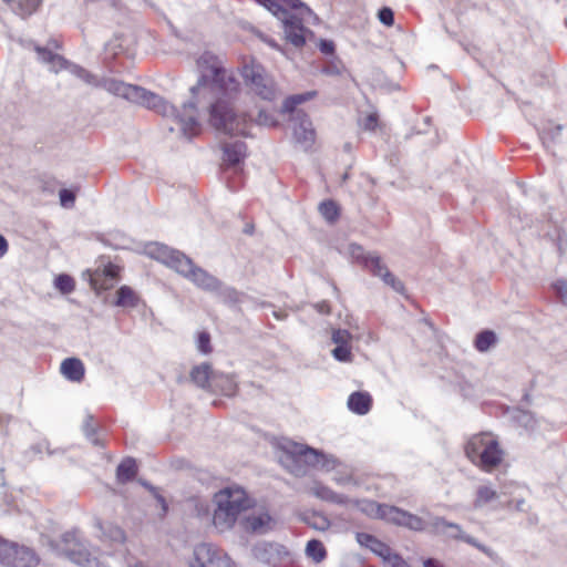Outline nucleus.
<instances>
[{
  "instance_id": "412c9836",
  "label": "nucleus",
  "mask_w": 567,
  "mask_h": 567,
  "mask_svg": "<svg viewBox=\"0 0 567 567\" xmlns=\"http://www.w3.org/2000/svg\"><path fill=\"white\" fill-rule=\"evenodd\" d=\"M224 161L229 165L239 164L247 155V145L245 142L236 141L224 145Z\"/></svg>"
},
{
  "instance_id": "e433bc0d",
  "label": "nucleus",
  "mask_w": 567,
  "mask_h": 567,
  "mask_svg": "<svg viewBox=\"0 0 567 567\" xmlns=\"http://www.w3.org/2000/svg\"><path fill=\"white\" fill-rule=\"evenodd\" d=\"M196 346H197V350L204 354H208L212 352V347H210V336L209 333L205 332V331H200L198 332L197 334V340H196Z\"/></svg>"
},
{
  "instance_id": "aec40b11",
  "label": "nucleus",
  "mask_w": 567,
  "mask_h": 567,
  "mask_svg": "<svg viewBox=\"0 0 567 567\" xmlns=\"http://www.w3.org/2000/svg\"><path fill=\"white\" fill-rule=\"evenodd\" d=\"M501 498V494L488 484H482L477 486L475 492V498L473 507L475 509H482Z\"/></svg>"
},
{
  "instance_id": "ea45409f",
  "label": "nucleus",
  "mask_w": 567,
  "mask_h": 567,
  "mask_svg": "<svg viewBox=\"0 0 567 567\" xmlns=\"http://www.w3.org/2000/svg\"><path fill=\"white\" fill-rule=\"evenodd\" d=\"M560 133H561L560 125H550L543 131L542 138L544 140L545 143H548V142L554 143L560 136Z\"/></svg>"
},
{
  "instance_id": "5fc2aeb1",
  "label": "nucleus",
  "mask_w": 567,
  "mask_h": 567,
  "mask_svg": "<svg viewBox=\"0 0 567 567\" xmlns=\"http://www.w3.org/2000/svg\"><path fill=\"white\" fill-rule=\"evenodd\" d=\"M84 432H85V435H86L89 439H91L93 442H95V441L93 440L94 429H93L89 423H86V424L84 425Z\"/></svg>"
},
{
  "instance_id": "4be33fe9",
  "label": "nucleus",
  "mask_w": 567,
  "mask_h": 567,
  "mask_svg": "<svg viewBox=\"0 0 567 567\" xmlns=\"http://www.w3.org/2000/svg\"><path fill=\"white\" fill-rule=\"evenodd\" d=\"M84 365L80 359L68 358L61 363V373L70 381L80 382L84 378Z\"/></svg>"
},
{
  "instance_id": "680f3d73",
  "label": "nucleus",
  "mask_w": 567,
  "mask_h": 567,
  "mask_svg": "<svg viewBox=\"0 0 567 567\" xmlns=\"http://www.w3.org/2000/svg\"><path fill=\"white\" fill-rule=\"evenodd\" d=\"M4 1L8 2V3L10 2V0H4Z\"/></svg>"
},
{
  "instance_id": "39448f33",
  "label": "nucleus",
  "mask_w": 567,
  "mask_h": 567,
  "mask_svg": "<svg viewBox=\"0 0 567 567\" xmlns=\"http://www.w3.org/2000/svg\"><path fill=\"white\" fill-rule=\"evenodd\" d=\"M213 504V524L219 532H226L252 506V499L241 486L229 485L215 493Z\"/></svg>"
},
{
  "instance_id": "b1692460",
  "label": "nucleus",
  "mask_w": 567,
  "mask_h": 567,
  "mask_svg": "<svg viewBox=\"0 0 567 567\" xmlns=\"http://www.w3.org/2000/svg\"><path fill=\"white\" fill-rule=\"evenodd\" d=\"M355 538L361 546L371 549L373 553L380 556H385L389 551L388 546L375 538L373 535L367 533H357Z\"/></svg>"
},
{
  "instance_id": "f704fd0d",
  "label": "nucleus",
  "mask_w": 567,
  "mask_h": 567,
  "mask_svg": "<svg viewBox=\"0 0 567 567\" xmlns=\"http://www.w3.org/2000/svg\"><path fill=\"white\" fill-rule=\"evenodd\" d=\"M333 472L334 476L332 480L338 485H347L353 483V472L349 466L341 463V465Z\"/></svg>"
},
{
  "instance_id": "7c9ffc66",
  "label": "nucleus",
  "mask_w": 567,
  "mask_h": 567,
  "mask_svg": "<svg viewBox=\"0 0 567 567\" xmlns=\"http://www.w3.org/2000/svg\"><path fill=\"white\" fill-rule=\"evenodd\" d=\"M136 475V464L132 458L124 460L116 470L118 482L125 483L131 481Z\"/></svg>"
},
{
  "instance_id": "393cba45",
  "label": "nucleus",
  "mask_w": 567,
  "mask_h": 567,
  "mask_svg": "<svg viewBox=\"0 0 567 567\" xmlns=\"http://www.w3.org/2000/svg\"><path fill=\"white\" fill-rule=\"evenodd\" d=\"M216 374L217 373H213L208 363H203L193 368L190 378L195 384L200 388H205L210 383V381L214 382V375Z\"/></svg>"
},
{
  "instance_id": "9d476101",
  "label": "nucleus",
  "mask_w": 567,
  "mask_h": 567,
  "mask_svg": "<svg viewBox=\"0 0 567 567\" xmlns=\"http://www.w3.org/2000/svg\"><path fill=\"white\" fill-rule=\"evenodd\" d=\"M426 529L433 534L444 536L449 539H457L463 540L477 549H480L482 553H484L488 557H494L495 553L489 547H486L485 545L478 543L475 538L472 536L466 535L462 527L458 524L451 523L445 520L443 517H431L429 522H426Z\"/></svg>"
},
{
  "instance_id": "2eb2a0df",
  "label": "nucleus",
  "mask_w": 567,
  "mask_h": 567,
  "mask_svg": "<svg viewBox=\"0 0 567 567\" xmlns=\"http://www.w3.org/2000/svg\"><path fill=\"white\" fill-rule=\"evenodd\" d=\"M251 551L257 560L274 566L282 563L289 556V551L285 546L269 542L257 543Z\"/></svg>"
},
{
  "instance_id": "ddd939ff",
  "label": "nucleus",
  "mask_w": 567,
  "mask_h": 567,
  "mask_svg": "<svg viewBox=\"0 0 567 567\" xmlns=\"http://www.w3.org/2000/svg\"><path fill=\"white\" fill-rule=\"evenodd\" d=\"M382 519L386 523L405 527L414 532H423L427 527L426 520L423 518L388 504L384 505Z\"/></svg>"
},
{
  "instance_id": "72a5a7b5",
  "label": "nucleus",
  "mask_w": 567,
  "mask_h": 567,
  "mask_svg": "<svg viewBox=\"0 0 567 567\" xmlns=\"http://www.w3.org/2000/svg\"><path fill=\"white\" fill-rule=\"evenodd\" d=\"M319 212L323 218L330 223L339 216V207L333 200H324L319 205Z\"/></svg>"
},
{
  "instance_id": "13d9d810",
  "label": "nucleus",
  "mask_w": 567,
  "mask_h": 567,
  "mask_svg": "<svg viewBox=\"0 0 567 567\" xmlns=\"http://www.w3.org/2000/svg\"><path fill=\"white\" fill-rule=\"evenodd\" d=\"M92 285L95 289H97V286H96V279H92Z\"/></svg>"
},
{
  "instance_id": "79ce46f5",
  "label": "nucleus",
  "mask_w": 567,
  "mask_h": 567,
  "mask_svg": "<svg viewBox=\"0 0 567 567\" xmlns=\"http://www.w3.org/2000/svg\"><path fill=\"white\" fill-rule=\"evenodd\" d=\"M380 22L386 27H392L394 23V14L392 9L384 7L378 12Z\"/></svg>"
},
{
  "instance_id": "5701e85b",
  "label": "nucleus",
  "mask_w": 567,
  "mask_h": 567,
  "mask_svg": "<svg viewBox=\"0 0 567 567\" xmlns=\"http://www.w3.org/2000/svg\"><path fill=\"white\" fill-rule=\"evenodd\" d=\"M348 408L355 414H367L372 405V398L368 392H353L348 399Z\"/></svg>"
},
{
  "instance_id": "473e14b6",
  "label": "nucleus",
  "mask_w": 567,
  "mask_h": 567,
  "mask_svg": "<svg viewBox=\"0 0 567 567\" xmlns=\"http://www.w3.org/2000/svg\"><path fill=\"white\" fill-rule=\"evenodd\" d=\"M306 554L313 561L320 563L324 559L327 553L323 544L320 540L311 539L306 546Z\"/></svg>"
},
{
  "instance_id": "052dcab7",
  "label": "nucleus",
  "mask_w": 567,
  "mask_h": 567,
  "mask_svg": "<svg viewBox=\"0 0 567 567\" xmlns=\"http://www.w3.org/2000/svg\"><path fill=\"white\" fill-rule=\"evenodd\" d=\"M229 293L237 296V292L235 290H231V289L229 290Z\"/></svg>"
},
{
  "instance_id": "6e6d98bb",
  "label": "nucleus",
  "mask_w": 567,
  "mask_h": 567,
  "mask_svg": "<svg viewBox=\"0 0 567 567\" xmlns=\"http://www.w3.org/2000/svg\"><path fill=\"white\" fill-rule=\"evenodd\" d=\"M105 276L109 277L110 279H114L115 276H116V271L113 267H107L105 270Z\"/></svg>"
},
{
  "instance_id": "20e7f679",
  "label": "nucleus",
  "mask_w": 567,
  "mask_h": 567,
  "mask_svg": "<svg viewBox=\"0 0 567 567\" xmlns=\"http://www.w3.org/2000/svg\"><path fill=\"white\" fill-rule=\"evenodd\" d=\"M280 450L279 461L296 476L305 475L307 467H317L324 472H331L341 465V462L333 455L293 441H284L280 443Z\"/></svg>"
},
{
  "instance_id": "c756f323",
  "label": "nucleus",
  "mask_w": 567,
  "mask_h": 567,
  "mask_svg": "<svg viewBox=\"0 0 567 567\" xmlns=\"http://www.w3.org/2000/svg\"><path fill=\"white\" fill-rule=\"evenodd\" d=\"M315 96H316L315 91H309L306 93L291 95L284 101L282 106H281V112L282 113H292L297 105H299L306 101H309V100L313 99Z\"/></svg>"
},
{
  "instance_id": "a19ab883",
  "label": "nucleus",
  "mask_w": 567,
  "mask_h": 567,
  "mask_svg": "<svg viewBox=\"0 0 567 567\" xmlns=\"http://www.w3.org/2000/svg\"><path fill=\"white\" fill-rule=\"evenodd\" d=\"M12 550H14V544H10L0 538V563L3 565H8L9 558L12 555Z\"/></svg>"
},
{
  "instance_id": "dca6fc26",
  "label": "nucleus",
  "mask_w": 567,
  "mask_h": 567,
  "mask_svg": "<svg viewBox=\"0 0 567 567\" xmlns=\"http://www.w3.org/2000/svg\"><path fill=\"white\" fill-rule=\"evenodd\" d=\"M293 137L305 148L310 147L316 140V132L307 114L297 111L292 117Z\"/></svg>"
},
{
  "instance_id": "f3484780",
  "label": "nucleus",
  "mask_w": 567,
  "mask_h": 567,
  "mask_svg": "<svg viewBox=\"0 0 567 567\" xmlns=\"http://www.w3.org/2000/svg\"><path fill=\"white\" fill-rule=\"evenodd\" d=\"M331 339L336 344V348L331 351L332 357L340 362H351L353 358L350 346L351 333L347 330L337 329L333 330Z\"/></svg>"
},
{
  "instance_id": "3c124183",
  "label": "nucleus",
  "mask_w": 567,
  "mask_h": 567,
  "mask_svg": "<svg viewBox=\"0 0 567 567\" xmlns=\"http://www.w3.org/2000/svg\"><path fill=\"white\" fill-rule=\"evenodd\" d=\"M323 72L329 75H339L341 73V70L337 65L332 64L327 66L323 70Z\"/></svg>"
},
{
  "instance_id": "49530a36",
  "label": "nucleus",
  "mask_w": 567,
  "mask_h": 567,
  "mask_svg": "<svg viewBox=\"0 0 567 567\" xmlns=\"http://www.w3.org/2000/svg\"><path fill=\"white\" fill-rule=\"evenodd\" d=\"M378 125V116L377 114H369L363 123L365 130H374Z\"/></svg>"
},
{
  "instance_id": "f03ea898",
  "label": "nucleus",
  "mask_w": 567,
  "mask_h": 567,
  "mask_svg": "<svg viewBox=\"0 0 567 567\" xmlns=\"http://www.w3.org/2000/svg\"><path fill=\"white\" fill-rule=\"evenodd\" d=\"M252 122L267 127L278 124L276 116L270 112L260 110L252 118L246 112H239L233 103L221 97L210 106L209 123L216 131L224 134L248 136Z\"/></svg>"
},
{
  "instance_id": "c9c22d12",
  "label": "nucleus",
  "mask_w": 567,
  "mask_h": 567,
  "mask_svg": "<svg viewBox=\"0 0 567 567\" xmlns=\"http://www.w3.org/2000/svg\"><path fill=\"white\" fill-rule=\"evenodd\" d=\"M54 284L62 293H70L74 290V280L68 275L58 276Z\"/></svg>"
},
{
  "instance_id": "6ab92c4d",
  "label": "nucleus",
  "mask_w": 567,
  "mask_h": 567,
  "mask_svg": "<svg viewBox=\"0 0 567 567\" xmlns=\"http://www.w3.org/2000/svg\"><path fill=\"white\" fill-rule=\"evenodd\" d=\"M308 491L313 496L326 502L336 504H348L350 502V499L346 495L336 493L330 487L321 484L320 482H313L309 486Z\"/></svg>"
},
{
  "instance_id": "9b49d317",
  "label": "nucleus",
  "mask_w": 567,
  "mask_h": 567,
  "mask_svg": "<svg viewBox=\"0 0 567 567\" xmlns=\"http://www.w3.org/2000/svg\"><path fill=\"white\" fill-rule=\"evenodd\" d=\"M349 252L353 259L361 260L367 269L374 276L380 277L393 290L398 292L403 291V284L389 271L379 256L375 254L364 255L363 248L355 244L349 245Z\"/></svg>"
},
{
  "instance_id": "a211bd4d",
  "label": "nucleus",
  "mask_w": 567,
  "mask_h": 567,
  "mask_svg": "<svg viewBox=\"0 0 567 567\" xmlns=\"http://www.w3.org/2000/svg\"><path fill=\"white\" fill-rule=\"evenodd\" d=\"M38 565V557L34 551L24 546H17L9 558L8 566L11 567H35Z\"/></svg>"
},
{
  "instance_id": "4d7b16f0",
  "label": "nucleus",
  "mask_w": 567,
  "mask_h": 567,
  "mask_svg": "<svg viewBox=\"0 0 567 567\" xmlns=\"http://www.w3.org/2000/svg\"><path fill=\"white\" fill-rule=\"evenodd\" d=\"M317 308L319 310V312L321 313H329L330 309H329V306L327 302H322L320 305H317Z\"/></svg>"
},
{
  "instance_id": "2f4dec72",
  "label": "nucleus",
  "mask_w": 567,
  "mask_h": 567,
  "mask_svg": "<svg viewBox=\"0 0 567 567\" xmlns=\"http://www.w3.org/2000/svg\"><path fill=\"white\" fill-rule=\"evenodd\" d=\"M496 341H497V337H496L495 332H493L491 330H485L476 336L475 348L480 352H486L493 346H495Z\"/></svg>"
},
{
  "instance_id": "cd10ccee",
  "label": "nucleus",
  "mask_w": 567,
  "mask_h": 567,
  "mask_svg": "<svg viewBox=\"0 0 567 567\" xmlns=\"http://www.w3.org/2000/svg\"><path fill=\"white\" fill-rule=\"evenodd\" d=\"M138 297L135 291L128 286H122L117 290V299L115 306L124 308H134L137 306Z\"/></svg>"
},
{
  "instance_id": "f8f14e48",
  "label": "nucleus",
  "mask_w": 567,
  "mask_h": 567,
  "mask_svg": "<svg viewBox=\"0 0 567 567\" xmlns=\"http://www.w3.org/2000/svg\"><path fill=\"white\" fill-rule=\"evenodd\" d=\"M189 567H236L233 559L213 544L202 543L195 546Z\"/></svg>"
},
{
  "instance_id": "4468645a",
  "label": "nucleus",
  "mask_w": 567,
  "mask_h": 567,
  "mask_svg": "<svg viewBox=\"0 0 567 567\" xmlns=\"http://www.w3.org/2000/svg\"><path fill=\"white\" fill-rule=\"evenodd\" d=\"M275 524L274 517L265 508H256L240 520L243 529L252 534H266L275 527Z\"/></svg>"
},
{
  "instance_id": "c03bdc74",
  "label": "nucleus",
  "mask_w": 567,
  "mask_h": 567,
  "mask_svg": "<svg viewBox=\"0 0 567 567\" xmlns=\"http://www.w3.org/2000/svg\"><path fill=\"white\" fill-rule=\"evenodd\" d=\"M313 522H311V526L318 530H326L330 526V522L327 519V517L322 515H313L312 517Z\"/></svg>"
},
{
  "instance_id": "a878e982",
  "label": "nucleus",
  "mask_w": 567,
  "mask_h": 567,
  "mask_svg": "<svg viewBox=\"0 0 567 567\" xmlns=\"http://www.w3.org/2000/svg\"><path fill=\"white\" fill-rule=\"evenodd\" d=\"M360 512L371 518L382 519L383 509L385 504H379L374 501H350Z\"/></svg>"
},
{
  "instance_id": "c85d7f7f",
  "label": "nucleus",
  "mask_w": 567,
  "mask_h": 567,
  "mask_svg": "<svg viewBox=\"0 0 567 567\" xmlns=\"http://www.w3.org/2000/svg\"><path fill=\"white\" fill-rule=\"evenodd\" d=\"M213 383L227 396L234 395L237 391V382L231 375L228 374L219 373L214 375Z\"/></svg>"
},
{
  "instance_id": "f257e3e1",
  "label": "nucleus",
  "mask_w": 567,
  "mask_h": 567,
  "mask_svg": "<svg viewBox=\"0 0 567 567\" xmlns=\"http://www.w3.org/2000/svg\"><path fill=\"white\" fill-rule=\"evenodd\" d=\"M38 60L49 65V70L59 73L66 70L87 85L101 87L109 93L130 102L141 104L163 117L174 122L183 136L192 138L200 133L197 103L208 94H221L230 99L240 91V82L233 71L223 66L221 61L210 52L203 53L197 60L199 79L190 87L192 101L182 104L181 109L171 104L162 96L141 86L132 85L112 78H97L84 68L74 64L47 48L34 47Z\"/></svg>"
},
{
  "instance_id": "4c0bfd02",
  "label": "nucleus",
  "mask_w": 567,
  "mask_h": 567,
  "mask_svg": "<svg viewBox=\"0 0 567 567\" xmlns=\"http://www.w3.org/2000/svg\"><path fill=\"white\" fill-rule=\"evenodd\" d=\"M20 10V14L29 16L35 11L41 0H14Z\"/></svg>"
},
{
  "instance_id": "bb28decb",
  "label": "nucleus",
  "mask_w": 567,
  "mask_h": 567,
  "mask_svg": "<svg viewBox=\"0 0 567 567\" xmlns=\"http://www.w3.org/2000/svg\"><path fill=\"white\" fill-rule=\"evenodd\" d=\"M97 526L104 539L118 544H123L125 542V533L120 526L112 523H99Z\"/></svg>"
},
{
  "instance_id": "8fccbe9b",
  "label": "nucleus",
  "mask_w": 567,
  "mask_h": 567,
  "mask_svg": "<svg viewBox=\"0 0 567 567\" xmlns=\"http://www.w3.org/2000/svg\"><path fill=\"white\" fill-rule=\"evenodd\" d=\"M9 245L7 239L0 235V258H2L8 251Z\"/></svg>"
},
{
  "instance_id": "864d4df0",
  "label": "nucleus",
  "mask_w": 567,
  "mask_h": 567,
  "mask_svg": "<svg viewBox=\"0 0 567 567\" xmlns=\"http://www.w3.org/2000/svg\"><path fill=\"white\" fill-rule=\"evenodd\" d=\"M423 567H443V565L436 559L429 558L424 560Z\"/></svg>"
},
{
  "instance_id": "0eeeda50",
  "label": "nucleus",
  "mask_w": 567,
  "mask_h": 567,
  "mask_svg": "<svg viewBox=\"0 0 567 567\" xmlns=\"http://www.w3.org/2000/svg\"><path fill=\"white\" fill-rule=\"evenodd\" d=\"M470 461L485 472L493 471L503 461V450L492 433L473 435L465 445Z\"/></svg>"
},
{
  "instance_id": "a18cd8bd",
  "label": "nucleus",
  "mask_w": 567,
  "mask_h": 567,
  "mask_svg": "<svg viewBox=\"0 0 567 567\" xmlns=\"http://www.w3.org/2000/svg\"><path fill=\"white\" fill-rule=\"evenodd\" d=\"M554 289L556 292L564 299L567 298V281L566 280H557L554 284Z\"/></svg>"
},
{
  "instance_id": "09e8293b",
  "label": "nucleus",
  "mask_w": 567,
  "mask_h": 567,
  "mask_svg": "<svg viewBox=\"0 0 567 567\" xmlns=\"http://www.w3.org/2000/svg\"><path fill=\"white\" fill-rule=\"evenodd\" d=\"M261 2L268 10H270L274 14L276 11H278V7H280L278 3H276L274 0H258Z\"/></svg>"
},
{
  "instance_id": "bf43d9fd",
  "label": "nucleus",
  "mask_w": 567,
  "mask_h": 567,
  "mask_svg": "<svg viewBox=\"0 0 567 567\" xmlns=\"http://www.w3.org/2000/svg\"><path fill=\"white\" fill-rule=\"evenodd\" d=\"M132 567H145V566H144V565H142V564H136V565H134V566H132Z\"/></svg>"
},
{
  "instance_id": "37998d69",
  "label": "nucleus",
  "mask_w": 567,
  "mask_h": 567,
  "mask_svg": "<svg viewBox=\"0 0 567 567\" xmlns=\"http://www.w3.org/2000/svg\"><path fill=\"white\" fill-rule=\"evenodd\" d=\"M503 506L508 509H515L517 512L526 511V502L523 498L506 501Z\"/></svg>"
},
{
  "instance_id": "6e6552de",
  "label": "nucleus",
  "mask_w": 567,
  "mask_h": 567,
  "mask_svg": "<svg viewBox=\"0 0 567 567\" xmlns=\"http://www.w3.org/2000/svg\"><path fill=\"white\" fill-rule=\"evenodd\" d=\"M285 4L290 8L298 10L299 16L291 14L287 10L281 7H278V11L275 12V16L282 22L284 32L286 39L297 48H300L305 44V28L302 25L303 22L315 23L318 21V17L312 12V10L300 0H281Z\"/></svg>"
},
{
  "instance_id": "1a4fd4ad",
  "label": "nucleus",
  "mask_w": 567,
  "mask_h": 567,
  "mask_svg": "<svg viewBox=\"0 0 567 567\" xmlns=\"http://www.w3.org/2000/svg\"><path fill=\"white\" fill-rule=\"evenodd\" d=\"M56 550L59 555L65 556L79 566L100 567L99 559L90 553L87 545L76 533H65L56 544Z\"/></svg>"
},
{
  "instance_id": "de8ad7c7",
  "label": "nucleus",
  "mask_w": 567,
  "mask_h": 567,
  "mask_svg": "<svg viewBox=\"0 0 567 567\" xmlns=\"http://www.w3.org/2000/svg\"><path fill=\"white\" fill-rule=\"evenodd\" d=\"M320 50L321 52L326 53V54H331L333 53L334 51V45H333V42L331 41H321L320 42Z\"/></svg>"
},
{
  "instance_id": "7ed1b4c3",
  "label": "nucleus",
  "mask_w": 567,
  "mask_h": 567,
  "mask_svg": "<svg viewBox=\"0 0 567 567\" xmlns=\"http://www.w3.org/2000/svg\"><path fill=\"white\" fill-rule=\"evenodd\" d=\"M145 252L152 259L174 269L200 289L216 291L221 287L220 281L216 277L195 266L192 259L178 250L163 244L152 243L146 246Z\"/></svg>"
},
{
  "instance_id": "603ef678",
  "label": "nucleus",
  "mask_w": 567,
  "mask_h": 567,
  "mask_svg": "<svg viewBox=\"0 0 567 567\" xmlns=\"http://www.w3.org/2000/svg\"><path fill=\"white\" fill-rule=\"evenodd\" d=\"M520 422H523V424L526 426V427H530L533 429L532 425H529L530 422H534L533 421V416L529 414V413H522V416L519 417Z\"/></svg>"
},
{
  "instance_id": "58836bf2",
  "label": "nucleus",
  "mask_w": 567,
  "mask_h": 567,
  "mask_svg": "<svg viewBox=\"0 0 567 567\" xmlns=\"http://www.w3.org/2000/svg\"><path fill=\"white\" fill-rule=\"evenodd\" d=\"M60 204L64 208H72L75 203V193L71 189L63 188L59 192Z\"/></svg>"
},
{
  "instance_id": "423d86ee",
  "label": "nucleus",
  "mask_w": 567,
  "mask_h": 567,
  "mask_svg": "<svg viewBox=\"0 0 567 567\" xmlns=\"http://www.w3.org/2000/svg\"><path fill=\"white\" fill-rule=\"evenodd\" d=\"M240 74L247 92L261 101L274 102L281 91L274 76L255 60L244 62Z\"/></svg>"
}]
</instances>
